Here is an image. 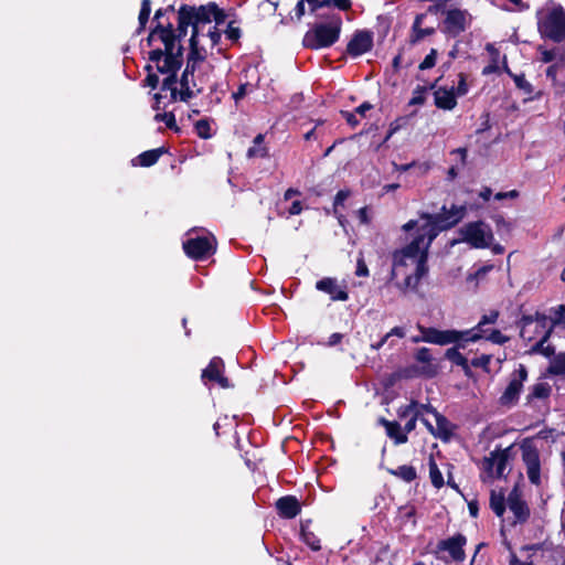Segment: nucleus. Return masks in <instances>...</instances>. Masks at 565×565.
<instances>
[{
  "mask_svg": "<svg viewBox=\"0 0 565 565\" xmlns=\"http://www.w3.org/2000/svg\"><path fill=\"white\" fill-rule=\"evenodd\" d=\"M466 214L465 205L443 206L437 214L424 213L416 221L403 225L408 232L416 228V236L405 247L394 252L392 279L403 277L397 286L403 290H414L427 273V253L439 232L456 225Z\"/></svg>",
  "mask_w": 565,
  "mask_h": 565,
  "instance_id": "obj_1",
  "label": "nucleus"
},
{
  "mask_svg": "<svg viewBox=\"0 0 565 565\" xmlns=\"http://www.w3.org/2000/svg\"><path fill=\"white\" fill-rule=\"evenodd\" d=\"M148 44L152 47L149 53L150 62L159 73L167 75L162 82L161 92L154 95L156 103L153 107L156 109H160L161 107L166 108L167 105L162 103V99L175 102L177 99L188 100L191 98L193 96V89L191 87L190 76H192L194 64L203 58H199L195 55L192 56V50L190 51L179 89L175 74L183 62V47L180 40L175 38L171 24L166 28L158 23L148 36Z\"/></svg>",
  "mask_w": 565,
  "mask_h": 565,
  "instance_id": "obj_2",
  "label": "nucleus"
},
{
  "mask_svg": "<svg viewBox=\"0 0 565 565\" xmlns=\"http://www.w3.org/2000/svg\"><path fill=\"white\" fill-rule=\"evenodd\" d=\"M178 19V34H175V38L181 41V36H184L186 29L191 26L190 46L192 47V56L195 55L199 58H203V53L199 50L201 32L209 25H212V21H215L216 24L223 23L225 14L215 3H209L199 8L184 6L179 10Z\"/></svg>",
  "mask_w": 565,
  "mask_h": 565,
  "instance_id": "obj_3",
  "label": "nucleus"
},
{
  "mask_svg": "<svg viewBox=\"0 0 565 565\" xmlns=\"http://www.w3.org/2000/svg\"><path fill=\"white\" fill-rule=\"evenodd\" d=\"M521 338L532 343L531 352L542 353L548 356L553 353L551 345L545 344L552 330V320L544 315L536 313L535 316L523 317L520 322Z\"/></svg>",
  "mask_w": 565,
  "mask_h": 565,
  "instance_id": "obj_4",
  "label": "nucleus"
},
{
  "mask_svg": "<svg viewBox=\"0 0 565 565\" xmlns=\"http://www.w3.org/2000/svg\"><path fill=\"white\" fill-rule=\"evenodd\" d=\"M419 337L413 339L414 342H426L437 345H448L456 343L458 348H465L466 342H476L481 335L476 330H439L431 327L417 326Z\"/></svg>",
  "mask_w": 565,
  "mask_h": 565,
  "instance_id": "obj_5",
  "label": "nucleus"
},
{
  "mask_svg": "<svg viewBox=\"0 0 565 565\" xmlns=\"http://www.w3.org/2000/svg\"><path fill=\"white\" fill-rule=\"evenodd\" d=\"M406 413L412 414V417L406 422L403 428L406 435L415 429L416 422L419 419L431 434L439 437L448 436V420L430 406L413 403L409 405Z\"/></svg>",
  "mask_w": 565,
  "mask_h": 565,
  "instance_id": "obj_6",
  "label": "nucleus"
},
{
  "mask_svg": "<svg viewBox=\"0 0 565 565\" xmlns=\"http://www.w3.org/2000/svg\"><path fill=\"white\" fill-rule=\"evenodd\" d=\"M341 19H332L328 23H320L309 30L303 36V45L309 49L319 50L334 44L340 35Z\"/></svg>",
  "mask_w": 565,
  "mask_h": 565,
  "instance_id": "obj_7",
  "label": "nucleus"
},
{
  "mask_svg": "<svg viewBox=\"0 0 565 565\" xmlns=\"http://www.w3.org/2000/svg\"><path fill=\"white\" fill-rule=\"evenodd\" d=\"M186 235L188 238L183 242V249L189 257L204 259L215 252L216 239L211 233L203 230H191Z\"/></svg>",
  "mask_w": 565,
  "mask_h": 565,
  "instance_id": "obj_8",
  "label": "nucleus"
},
{
  "mask_svg": "<svg viewBox=\"0 0 565 565\" xmlns=\"http://www.w3.org/2000/svg\"><path fill=\"white\" fill-rule=\"evenodd\" d=\"M460 234L461 239L475 248L489 247L493 239V234L490 226L483 222H472L466 224L463 227H461Z\"/></svg>",
  "mask_w": 565,
  "mask_h": 565,
  "instance_id": "obj_9",
  "label": "nucleus"
},
{
  "mask_svg": "<svg viewBox=\"0 0 565 565\" xmlns=\"http://www.w3.org/2000/svg\"><path fill=\"white\" fill-rule=\"evenodd\" d=\"M543 36L561 42L565 38V12L562 8L548 12L539 22Z\"/></svg>",
  "mask_w": 565,
  "mask_h": 565,
  "instance_id": "obj_10",
  "label": "nucleus"
},
{
  "mask_svg": "<svg viewBox=\"0 0 565 565\" xmlns=\"http://www.w3.org/2000/svg\"><path fill=\"white\" fill-rule=\"evenodd\" d=\"M522 459L526 467V475L529 480L539 486L541 483V462L536 447L529 440H525L522 446Z\"/></svg>",
  "mask_w": 565,
  "mask_h": 565,
  "instance_id": "obj_11",
  "label": "nucleus"
},
{
  "mask_svg": "<svg viewBox=\"0 0 565 565\" xmlns=\"http://www.w3.org/2000/svg\"><path fill=\"white\" fill-rule=\"evenodd\" d=\"M526 377V369L524 365L520 364L519 367L511 374L509 384L500 397V403L502 405L511 406L516 403Z\"/></svg>",
  "mask_w": 565,
  "mask_h": 565,
  "instance_id": "obj_12",
  "label": "nucleus"
},
{
  "mask_svg": "<svg viewBox=\"0 0 565 565\" xmlns=\"http://www.w3.org/2000/svg\"><path fill=\"white\" fill-rule=\"evenodd\" d=\"M508 459L507 450L490 452L482 461L483 475L490 479L503 477L508 467Z\"/></svg>",
  "mask_w": 565,
  "mask_h": 565,
  "instance_id": "obj_13",
  "label": "nucleus"
},
{
  "mask_svg": "<svg viewBox=\"0 0 565 565\" xmlns=\"http://www.w3.org/2000/svg\"><path fill=\"white\" fill-rule=\"evenodd\" d=\"M466 544V537L461 534H457L447 540H443L437 545L436 553H445L449 554L451 561H463L465 559V551L463 546Z\"/></svg>",
  "mask_w": 565,
  "mask_h": 565,
  "instance_id": "obj_14",
  "label": "nucleus"
},
{
  "mask_svg": "<svg viewBox=\"0 0 565 565\" xmlns=\"http://www.w3.org/2000/svg\"><path fill=\"white\" fill-rule=\"evenodd\" d=\"M319 291L326 292L333 301H345L349 299L345 286L340 284L335 278H323L316 284Z\"/></svg>",
  "mask_w": 565,
  "mask_h": 565,
  "instance_id": "obj_15",
  "label": "nucleus"
},
{
  "mask_svg": "<svg viewBox=\"0 0 565 565\" xmlns=\"http://www.w3.org/2000/svg\"><path fill=\"white\" fill-rule=\"evenodd\" d=\"M470 22V15L465 10L454 9L447 12L445 26L448 33L457 35L466 30Z\"/></svg>",
  "mask_w": 565,
  "mask_h": 565,
  "instance_id": "obj_16",
  "label": "nucleus"
},
{
  "mask_svg": "<svg viewBox=\"0 0 565 565\" xmlns=\"http://www.w3.org/2000/svg\"><path fill=\"white\" fill-rule=\"evenodd\" d=\"M373 35L370 31L356 32L348 44V53L352 56H360L371 50Z\"/></svg>",
  "mask_w": 565,
  "mask_h": 565,
  "instance_id": "obj_17",
  "label": "nucleus"
},
{
  "mask_svg": "<svg viewBox=\"0 0 565 565\" xmlns=\"http://www.w3.org/2000/svg\"><path fill=\"white\" fill-rule=\"evenodd\" d=\"M204 384L207 381L216 382L221 387L230 386L228 380L223 375V361L220 358H213L206 369L202 372Z\"/></svg>",
  "mask_w": 565,
  "mask_h": 565,
  "instance_id": "obj_18",
  "label": "nucleus"
},
{
  "mask_svg": "<svg viewBox=\"0 0 565 565\" xmlns=\"http://www.w3.org/2000/svg\"><path fill=\"white\" fill-rule=\"evenodd\" d=\"M245 77L246 81L241 83L238 89L232 94V97L236 104L247 94L254 92L258 86L259 75L255 67H247L245 70Z\"/></svg>",
  "mask_w": 565,
  "mask_h": 565,
  "instance_id": "obj_19",
  "label": "nucleus"
},
{
  "mask_svg": "<svg viewBox=\"0 0 565 565\" xmlns=\"http://www.w3.org/2000/svg\"><path fill=\"white\" fill-rule=\"evenodd\" d=\"M435 96V105L438 108L445 109V110H451L456 107L457 100L455 95V88H443L439 87L434 93Z\"/></svg>",
  "mask_w": 565,
  "mask_h": 565,
  "instance_id": "obj_20",
  "label": "nucleus"
},
{
  "mask_svg": "<svg viewBox=\"0 0 565 565\" xmlns=\"http://www.w3.org/2000/svg\"><path fill=\"white\" fill-rule=\"evenodd\" d=\"M508 507L514 514V523L524 522L529 516V509L524 501L521 500L516 491H513L508 497Z\"/></svg>",
  "mask_w": 565,
  "mask_h": 565,
  "instance_id": "obj_21",
  "label": "nucleus"
},
{
  "mask_svg": "<svg viewBox=\"0 0 565 565\" xmlns=\"http://www.w3.org/2000/svg\"><path fill=\"white\" fill-rule=\"evenodd\" d=\"M221 39V32L217 30L216 25H209L201 32L199 50L203 53V58L206 54V47H214Z\"/></svg>",
  "mask_w": 565,
  "mask_h": 565,
  "instance_id": "obj_22",
  "label": "nucleus"
},
{
  "mask_svg": "<svg viewBox=\"0 0 565 565\" xmlns=\"http://www.w3.org/2000/svg\"><path fill=\"white\" fill-rule=\"evenodd\" d=\"M276 508L279 514L287 519H292L300 512V505L294 497L280 498L276 503Z\"/></svg>",
  "mask_w": 565,
  "mask_h": 565,
  "instance_id": "obj_23",
  "label": "nucleus"
},
{
  "mask_svg": "<svg viewBox=\"0 0 565 565\" xmlns=\"http://www.w3.org/2000/svg\"><path fill=\"white\" fill-rule=\"evenodd\" d=\"M537 54H539V61L542 62V63H555V62H558V61H565V50L561 49V47H552V49H546L544 46H540L537 49Z\"/></svg>",
  "mask_w": 565,
  "mask_h": 565,
  "instance_id": "obj_24",
  "label": "nucleus"
},
{
  "mask_svg": "<svg viewBox=\"0 0 565 565\" xmlns=\"http://www.w3.org/2000/svg\"><path fill=\"white\" fill-rule=\"evenodd\" d=\"M383 425L386 429V434L390 438L394 439L395 444L399 445L407 441V436L398 423L383 420Z\"/></svg>",
  "mask_w": 565,
  "mask_h": 565,
  "instance_id": "obj_25",
  "label": "nucleus"
},
{
  "mask_svg": "<svg viewBox=\"0 0 565 565\" xmlns=\"http://www.w3.org/2000/svg\"><path fill=\"white\" fill-rule=\"evenodd\" d=\"M161 154V149L145 151L140 156H138L132 162L134 164H137L136 161H138V163L142 167H150L158 161Z\"/></svg>",
  "mask_w": 565,
  "mask_h": 565,
  "instance_id": "obj_26",
  "label": "nucleus"
},
{
  "mask_svg": "<svg viewBox=\"0 0 565 565\" xmlns=\"http://www.w3.org/2000/svg\"><path fill=\"white\" fill-rule=\"evenodd\" d=\"M507 73L512 77L515 86L521 89L524 94H532L533 87L531 83L525 78L524 74H513L508 66H505Z\"/></svg>",
  "mask_w": 565,
  "mask_h": 565,
  "instance_id": "obj_27",
  "label": "nucleus"
},
{
  "mask_svg": "<svg viewBox=\"0 0 565 565\" xmlns=\"http://www.w3.org/2000/svg\"><path fill=\"white\" fill-rule=\"evenodd\" d=\"M266 153H267V149L264 146V136L257 135L254 139V145L247 151V156L249 158H255V157L262 158V157H265Z\"/></svg>",
  "mask_w": 565,
  "mask_h": 565,
  "instance_id": "obj_28",
  "label": "nucleus"
},
{
  "mask_svg": "<svg viewBox=\"0 0 565 565\" xmlns=\"http://www.w3.org/2000/svg\"><path fill=\"white\" fill-rule=\"evenodd\" d=\"M391 472L406 482L413 481L417 476L415 468L407 465L399 466Z\"/></svg>",
  "mask_w": 565,
  "mask_h": 565,
  "instance_id": "obj_29",
  "label": "nucleus"
},
{
  "mask_svg": "<svg viewBox=\"0 0 565 565\" xmlns=\"http://www.w3.org/2000/svg\"><path fill=\"white\" fill-rule=\"evenodd\" d=\"M490 507L498 516H501L505 510L503 493H497L495 491H491Z\"/></svg>",
  "mask_w": 565,
  "mask_h": 565,
  "instance_id": "obj_30",
  "label": "nucleus"
},
{
  "mask_svg": "<svg viewBox=\"0 0 565 565\" xmlns=\"http://www.w3.org/2000/svg\"><path fill=\"white\" fill-rule=\"evenodd\" d=\"M498 311H491L490 313L484 315L479 321V323L471 330H476L481 335L482 339L484 337V333H487V331L483 329V326L494 323L498 320Z\"/></svg>",
  "mask_w": 565,
  "mask_h": 565,
  "instance_id": "obj_31",
  "label": "nucleus"
},
{
  "mask_svg": "<svg viewBox=\"0 0 565 565\" xmlns=\"http://www.w3.org/2000/svg\"><path fill=\"white\" fill-rule=\"evenodd\" d=\"M429 477H430L431 483L437 489H439L444 486L443 475H441L440 470L438 469L437 463L433 459L429 460Z\"/></svg>",
  "mask_w": 565,
  "mask_h": 565,
  "instance_id": "obj_32",
  "label": "nucleus"
},
{
  "mask_svg": "<svg viewBox=\"0 0 565 565\" xmlns=\"http://www.w3.org/2000/svg\"><path fill=\"white\" fill-rule=\"evenodd\" d=\"M550 372L553 374L565 375V353H559L552 360Z\"/></svg>",
  "mask_w": 565,
  "mask_h": 565,
  "instance_id": "obj_33",
  "label": "nucleus"
},
{
  "mask_svg": "<svg viewBox=\"0 0 565 565\" xmlns=\"http://www.w3.org/2000/svg\"><path fill=\"white\" fill-rule=\"evenodd\" d=\"M564 68H565V61L555 62L546 68V76L548 79H551L553 85H556L557 75Z\"/></svg>",
  "mask_w": 565,
  "mask_h": 565,
  "instance_id": "obj_34",
  "label": "nucleus"
},
{
  "mask_svg": "<svg viewBox=\"0 0 565 565\" xmlns=\"http://www.w3.org/2000/svg\"><path fill=\"white\" fill-rule=\"evenodd\" d=\"M446 358L457 365L466 366L467 359L459 352L458 348H450L446 351Z\"/></svg>",
  "mask_w": 565,
  "mask_h": 565,
  "instance_id": "obj_35",
  "label": "nucleus"
},
{
  "mask_svg": "<svg viewBox=\"0 0 565 565\" xmlns=\"http://www.w3.org/2000/svg\"><path fill=\"white\" fill-rule=\"evenodd\" d=\"M301 537L302 541L313 551L320 550V541L313 533L307 532L305 529H302Z\"/></svg>",
  "mask_w": 565,
  "mask_h": 565,
  "instance_id": "obj_36",
  "label": "nucleus"
},
{
  "mask_svg": "<svg viewBox=\"0 0 565 565\" xmlns=\"http://www.w3.org/2000/svg\"><path fill=\"white\" fill-rule=\"evenodd\" d=\"M210 130H211V127L206 120H199L195 124V131H196L198 136H200L201 138H204V139L210 138L211 137Z\"/></svg>",
  "mask_w": 565,
  "mask_h": 565,
  "instance_id": "obj_37",
  "label": "nucleus"
},
{
  "mask_svg": "<svg viewBox=\"0 0 565 565\" xmlns=\"http://www.w3.org/2000/svg\"><path fill=\"white\" fill-rule=\"evenodd\" d=\"M437 58V51L431 49L430 52L426 55L424 61L419 64L420 70H429L435 66Z\"/></svg>",
  "mask_w": 565,
  "mask_h": 565,
  "instance_id": "obj_38",
  "label": "nucleus"
},
{
  "mask_svg": "<svg viewBox=\"0 0 565 565\" xmlns=\"http://www.w3.org/2000/svg\"><path fill=\"white\" fill-rule=\"evenodd\" d=\"M483 338L495 344H503L509 341V337L502 334L499 330H492L489 334H484Z\"/></svg>",
  "mask_w": 565,
  "mask_h": 565,
  "instance_id": "obj_39",
  "label": "nucleus"
},
{
  "mask_svg": "<svg viewBox=\"0 0 565 565\" xmlns=\"http://www.w3.org/2000/svg\"><path fill=\"white\" fill-rule=\"evenodd\" d=\"M150 1L149 0H142L141 10L139 13V23L143 28L149 19L150 15Z\"/></svg>",
  "mask_w": 565,
  "mask_h": 565,
  "instance_id": "obj_40",
  "label": "nucleus"
},
{
  "mask_svg": "<svg viewBox=\"0 0 565 565\" xmlns=\"http://www.w3.org/2000/svg\"><path fill=\"white\" fill-rule=\"evenodd\" d=\"M415 358L419 363L428 364V367L430 369L431 354L428 348L418 349Z\"/></svg>",
  "mask_w": 565,
  "mask_h": 565,
  "instance_id": "obj_41",
  "label": "nucleus"
},
{
  "mask_svg": "<svg viewBox=\"0 0 565 565\" xmlns=\"http://www.w3.org/2000/svg\"><path fill=\"white\" fill-rule=\"evenodd\" d=\"M154 119L157 121H163L169 128H173L175 126V118L172 113L157 114Z\"/></svg>",
  "mask_w": 565,
  "mask_h": 565,
  "instance_id": "obj_42",
  "label": "nucleus"
},
{
  "mask_svg": "<svg viewBox=\"0 0 565 565\" xmlns=\"http://www.w3.org/2000/svg\"><path fill=\"white\" fill-rule=\"evenodd\" d=\"M553 327L554 326H562L565 329V306H558L555 309V318L552 321Z\"/></svg>",
  "mask_w": 565,
  "mask_h": 565,
  "instance_id": "obj_43",
  "label": "nucleus"
},
{
  "mask_svg": "<svg viewBox=\"0 0 565 565\" xmlns=\"http://www.w3.org/2000/svg\"><path fill=\"white\" fill-rule=\"evenodd\" d=\"M355 275L359 276V277H366L369 276V269H367V266L363 259V255L360 254L358 260H356V270H355Z\"/></svg>",
  "mask_w": 565,
  "mask_h": 565,
  "instance_id": "obj_44",
  "label": "nucleus"
},
{
  "mask_svg": "<svg viewBox=\"0 0 565 565\" xmlns=\"http://www.w3.org/2000/svg\"><path fill=\"white\" fill-rule=\"evenodd\" d=\"M326 7L335 6L340 10H349L352 6L350 0H323Z\"/></svg>",
  "mask_w": 565,
  "mask_h": 565,
  "instance_id": "obj_45",
  "label": "nucleus"
},
{
  "mask_svg": "<svg viewBox=\"0 0 565 565\" xmlns=\"http://www.w3.org/2000/svg\"><path fill=\"white\" fill-rule=\"evenodd\" d=\"M468 93V84L466 83V76L463 74H459L458 86L455 90L456 97L463 96Z\"/></svg>",
  "mask_w": 565,
  "mask_h": 565,
  "instance_id": "obj_46",
  "label": "nucleus"
},
{
  "mask_svg": "<svg viewBox=\"0 0 565 565\" xmlns=\"http://www.w3.org/2000/svg\"><path fill=\"white\" fill-rule=\"evenodd\" d=\"M491 361V355H488V354H482L478 358H475L471 362V364L476 367H483V369H487V366L489 365Z\"/></svg>",
  "mask_w": 565,
  "mask_h": 565,
  "instance_id": "obj_47",
  "label": "nucleus"
},
{
  "mask_svg": "<svg viewBox=\"0 0 565 565\" xmlns=\"http://www.w3.org/2000/svg\"><path fill=\"white\" fill-rule=\"evenodd\" d=\"M306 0H299L294 9V15H291V19H296L297 21H300L306 12L305 3Z\"/></svg>",
  "mask_w": 565,
  "mask_h": 565,
  "instance_id": "obj_48",
  "label": "nucleus"
},
{
  "mask_svg": "<svg viewBox=\"0 0 565 565\" xmlns=\"http://www.w3.org/2000/svg\"><path fill=\"white\" fill-rule=\"evenodd\" d=\"M225 34L231 41H236L241 36V31L238 28H235L230 24L227 30L225 31Z\"/></svg>",
  "mask_w": 565,
  "mask_h": 565,
  "instance_id": "obj_49",
  "label": "nucleus"
},
{
  "mask_svg": "<svg viewBox=\"0 0 565 565\" xmlns=\"http://www.w3.org/2000/svg\"><path fill=\"white\" fill-rule=\"evenodd\" d=\"M349 192L341 190L337 193L334 198V207L337 209L339 205H342L344 201L348 199Z\"/></svg>",
  "mask_w": 565,
  "mask_h": 565,
  "instance_id": "obj_50",
  "label": "nucleus"
},
{
  "mask_svg": "<svg viewBox=\"0 0 565 565\" xmlns=\"http://www.w3.org/2000/svg\"><path fill=\"white\" fill-rule=\"evenodd\" d=\"M385 337H387V339H390L392 337H397V338L402 339L405 337V330L402 327H394L390 332H387L385 334Z\"/></svg>",
  "mask_w": 565,
  "mask_h": 565,
  "instance_id": "obj_51",
  "label": "nucleus"
},
{
  "mask_svg": "<svg viewBox=\"0 0 565 565\" xmlns=\"http://www.w3.org/2000/svg\"><path fill=\"white\" fill-rule=\"evenodd\" d=\"M303 210L302 203L300 201H294L291 206L288 210L289 215H298Z\"/></svg>",
  "mask_w": 565,
  "mask_h": 565,
  "instance_id": "obj_52",
  "label": "nucleus"
},
{
  "mask_svg": "<svg viewBox=\"0 0 565 565\" xmlns=\"http://www.w3.org/2000/svg\"><path fill=\"white\" fill-rule=\"evenodd\" d=\"M358 217L362 224H367L370 222L369 209L366 206L361 207L358 211Z\"/></svg>",
  "mask_w": 565,
  "mask_h": 565,
  "instance_id": "obj_53",
  "label": "nucleus"
},
{
  "mask_svg": "<svg viewBox=\"0 0 565 565\" xmlns=\"http://www.w3.org/2000/svg\"><path fill=\"white\" fill-rule=\"evenodd\" d=\"M306 1L310 7L311 12H315L318 9L326 7V4L323 3V0H306Z\"/></svg>",
  "mask_w": 565,
  "mask_h": 565,
  "instance_id": "obj_54",
  "label": "nucleus"
},
{
  "mask_svg": "<svg viewBox=\"0 0 565 565\" xmlns=\"http://www.w3.org/2000/svg\"><path fill=\"white\" fill-rule=\"evenodd\" d=\"M518 196V192L515 190H512V191H509V192H499L495 194V199L497 200H503V199H507V198H511V199H514Z\"/></svg>",
  "mask_w": 565,
  "mask_h": 565,
  "instance_id": "obj_55",
  "label": "nucleus"
},
{
  "mask_svg": "<svg viewBox=\"0 0 565 565\" xmlns=\"http://www.w3.org/2000/svg\"><path fill=\"white\" fill-rule=\"evenodd\" d=\"M342 115L345 118V120L348 121V124H350L351 126L354 127L359 124L358 119L355 118V114L349 113V111H343Z\"/></svg>",
  "mask_w": 565,
  "mask_h": 565,
  "instance_id": "obj_56",
  "label": "nucleus"
},
{
  "mask_svg": "<svg viewBox=\"0 0 565 565\" xmlns=\"http://www.w3.org/2000/svg\"><path fill=\"white\" fill-rule=\"evenodd\" d=\"M372 108V105L369 104V103H363L362 105H360L356 109H355V113L361 115V116H364L366 111H369L370 109Z\"/></svg>",
  "mask_w": 565,
  "mask_h": 565,
  "instance_id": "obj_57",
  "label": "nucleus"
},
{
  "mask_svg": "<svg viewBox=\"0 0 565 565\" xmlns=\"http://www.w3.org/2000/svg\"><path fill=\"white\" fill-rule=\"evenodd\" d=\"M497 70H498V65H497V60L494 58V60H493V63H492V64H490V65H488V66H486V67L483 68V72H482V73H483L484 75H488V74H491V73L497 72Z\"/></svg>",
  "mask_w": 565,
  "mask_h": 565,
  "instance_id": "obj_58",
  "label": "nucleus"
},
{
  "mask_svg": "<svg viewBox=\"0 0 565 565\" xmlns=\"http://www.w3.org/2000/svg\"><path fill=\"white\" fill-rule=\"evenodd\" d=\"M342 339V334L341 333H333L330 335L329 338V345H335L338 344Z\"/></svg>",
  "mask_w": 565,
  "mask_h": 565,
  "instance_id": "obj_59",
  "label": "nucleus"
},
{
  "mask_svg": "<svg viewBox=\"0 0 565 565\" xmlns=\"http://www.w3.org/2000/svg\"><path fill=\"white\" fill-rule=\"evenodd\" d=\"M492 194V191L490 188H484L480 191L479 196L483 199L484 201H488Z\"/></svg>",
  "mask_w": 565,
  "mask_h": 565,
  "instance_id": "obj_60",
  "label": "nucleus"
},
{
  "mask_svg": "<svg viewBox=\"0 0 565 565\" xmlns=\"http://www.w3.org/2000/svg\"><path fill=\"white\" fill-rule=\"evenodd\" d=\"M159 81H158V77L156 75H148L147 77V84L151 87H156L158 85Z\"/></svg>",
  "mask_w": 565,
  "mask_h": 565,
  "instance_id": "obj_61",
  "label": "nucleus"
},
{
  "mask_svg": "<svg viewBox=\"0 0 565 565\" xmlns=\"http://www.w3.org/2000/svg\"><path fill=\"white\" fill-rule=\"evenodd\" d=\"M297 194H299V191H298V190H296V189L290 188V189H288V190L285 192L284 199H285L286 201H288V200H290L294 195H297Z\"/></svg>",
  "mask_w": 565,
  "mask_h": 565,
  "instance_id": "obj_62",
  "label": "nucleus"
},
{
  "mask_svg": "<svg viewBox=\"0 0 565 565\" xmlns=\"http://www.w3.org/2000/svg\"><path fill=\"white\" fill-rule=\"evenodd\" d=\"M491 269H492V266H484L476 271V277L481 278Z\"/></svg>",
  "mask_w": 565,
  "mask_h": 565,
  "instance_id": "obj_63",
  "label": "nucleus"
},
{
  "mask_svg": "<svg viewBox=\"0 0 565 565\" xmlns=\"http://www.w3.org/2000/svg\"><path fill=\"white\" fill-rule=\"evenodd\" d=\"M388 341L387 337H383L377 343H373L371 348L373 350H380Z\"/></svg>",
  "mask_w": 565,
  "mask_h": 565,
  "instance_id": "obj_64",
  "label": "nucleus"
}]
</instances>
